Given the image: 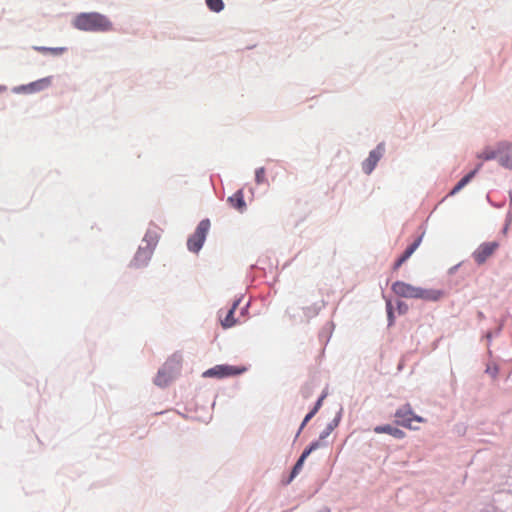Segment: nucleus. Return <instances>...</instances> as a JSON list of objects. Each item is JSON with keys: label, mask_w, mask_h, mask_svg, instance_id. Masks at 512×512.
Instances as JSON below:
<instances>
[{"label": "nucleus", "mask_w": 512, "mask_h": 512, "mask_svg": "<svg viewBox=\"0 0 512 512\" xmlns=\"http://www.w3.org/2000/svg\"><path fill=\"white\" fill-rule=\"evenodd\" d=\"M326 444L324 442H322L320 439L318 440H315L313 442L310 443V445L304 449V451L302 452V456H305V458L307 459V457L315 450L319 449L320 447H323L325 446Z\"/></svg>", "instance_id": "21"}, {"label": "nucleus", "mask_w": 512, "mask_h": 512, "mask_svg": "<svg viewBox=\"0 0 512 512\" xmlns=\"http://www.w3.org/2000/svg\"><path fill=\"white\" fill-rule=\"evenodd\" d=\"M493 336H494L493 332H487V334L485 335V337H486V339H487L488 343H490V342H491V340H492Z\"/></svg>", "instance_id": "34"}, {"label": "nucleus", "mask_w": 512, "mask_h": 512, "mask_svg": "<svg viewBox=\"0 0 512 512\" xmlns=\"http://www.w3.org/2000/svg\"><path fill=\"white\" fill-rule=\"evenodd\" d=\"M246 368L227 364L216 365L203 373V377L225 378L242 374Z\"/></svg>", "instance_id": "7"}, {"label": "nucleus", "mask_w": 512, "mask_h": 512, "mask_svg": "<svg viewBox=\"0 0 512 512\" xmlns=\"http://www.w3.org/2000/svg\"><path fill=\"white\" fill-rule=\"evenodd\" d=\"M237 320L234 318L233 309H229L226 317L221 321L224 328H231L236 324Z\"/></svg>", "instance_id": "23"}, {"label": "nucleus", "mask_w": 512, "mask_h": 512, "mask_svg": "<svg viewBox=\"0 0 512 512\" xmlns=\"http://www.w3.org/2000/svg\"><path fill=\"white\" fill-rule=\"evenodd\" d=\"M208 9L214 13H220L225 5L223 0H205Z\"/></svg>", "instance_id": "20"}, {"label": "nucleus", "mask_w": 512, "mask_h": 512, "mask_svg": "<svg viewBox=\"0 0 512 512\" xmlns=\"http://www.w3.org/2000/svg\"><path fill=\"white\" fill-rule=\"evenodd\" d=\"M487 258H476L479 265L483 264Z\"/></svg>", "instance_id": "36"}, {"label": "nucleus", "mask_w": 512, "mask_h": 512, "mask_svg": "<svg viewBox=\"0 0 512 512\" xmlns=\"http://www.w3.org/2000/svg\"><path fill=\"white\" fill-rule=\"evenodd\" d=\"M72 24L74 28L87 32H108L113 29V23L109 18L98 12L79 13Z\"/></svg>", "instance_id": "1"}, {"label": "nucleus", "mask_w": 512, "mask_h": 512, "mask_svg": "<svg viewBox=\"0 0 512 512\" xmlns=\"http://www.w3.org/2000/svg\"><path fill=\"white\" fill-rule=\"evenodd\" d=\"M252 268L262 270L264 275H271L275 277L278 272V259L277 258H258L255 264L251 265Z\"/></svg>", "instance_id": "9"}, {"label": "nucleus", "mask_w": 512, "mask_h": 512, "mask_svg": "<svg viewBox=\"0 0 512 512\" xmlns=\"http://www.w3.org/2000/svg\"><path fill=\"white\" fill-rule=\"evenodd\" d=\"M499 244L496 241L482 243L471 256H491L498 248Z\"/></svg>", "instance_id": "15"}, {"label": "nucleus", "mask_w": 512, "mask_h": 512, "mask_svg": "<svg viewBox=\"0 0 512 512\" xmlns=\"http://www.w3.org/2000/svg\"><path fill=\"white\" fill-rule=\"evenodd\" d=\"M210 225L208 218L202 219L198 223L195 232L189 236L187 248L191 253L197 254L201 250L209 232Z\"/></svg>", "instance_id": "4"}, {"label": "nucleus", "mask_w": 512, "mask_h": 512, "mask_svg": "<svg viewBox=\"0 0 512 512\" xmlns=\"http://www.w3.org/2000/svg\"><path fill=\"white\" fill-rule=\"evenodd\" d=\"M482 164H478L475 169L468 172L466 175H464L452 188V190L449 192L450 196H453L460 192L468 183L471 182V180L475 177L479 169L481 168Z\"/></svg>", "instance_id": "12"}, {"label": "nucleus", "mask_w": 512, "mask_h": 512, "mask_svg": "<svg viewBox=\"0 0 512 512\" xmlns=\"http://www.w3.org/2000/svg\"><path fill=\"white\" fill-rule=\"evenodd\" d=\"M241 299H237L233 302V305L230 309H233V312H235L236 308L238 307L239 303H240Z\"/></svg>", "instance_id": "33"}, {"label": "nucleus", "mask_w": 512, "mask_h": 512, "mask_svg": "<svg viewBox=\"0 0 512 512\" xmlns=\"http://www.w3.org/2000/svg\"><path fill=\"white\" fill-rule=\"evenodd\" d=\"M328 329L331 331L334 328V324L332 322L327 324Z\"/></svg>", "instance_id": "41"}, {"label": "nucleus", "mask_w": 512, "mask_h": 512, "mask_svg": "<svg viewBox=\"0 0 512 512\" xmlns=\"http://www.w3.org/2000/svg\"><path fill=\"white\" fill-rule=\"evenodd\" d=\"M483 512H494L493 510H486V511H483Z\"/></svg>", "instance_id": "42"}, {"label": "nucleus", "mask_w": 512, "mask_h": 512, "mask_svg": "<svg viewBox=\"0 0 512 512\" xmlns=\"http://www.w3.org/2000/svg\"><path fill=\"white\" fill-rule=\"evenodd\" d=\"M385 151V143L380 142L369 152L368 157L362 162V171L364 174L370 175L374 171L378 162L384 156Z\"/></svg>", "instance_id": "6"}, {"label": "nucleus", "mask_w": 512, "mask_h": 512, "mask_svg": "<svg viewBox=\"0 0 512 512\" xmlns=\"http://www.w3.org/2000/svg\"><path fill=\"white\" fill-rule=\"evenodd\" d=\"M12 91H13V93H16V94H21V93L28 94L27 84H23V85L15 86V87L12 89Z\"/></svg>", "instance_id": "29"}, {"label": "nucleus", "mask_w": 512, "mask_h": 512, "mask_svg": "<svg viewBox=\"0 0 512 512\" xmlns=\"http://www.w3.org/2000/svg\"><path fill=\"white\" fill-rule=\"evenodd\" d=\"M459 266H460V264H457V265H455V266L451 267V268L449 269V273H450V274H453V273L458 269V267H459Z\"/></svg>", "instance_id": "35"}, {"label": "nucleus", "mask_w": 512, "mask_h": 512, "mask_svg": "<svg viewBox=\"0 0 512 512\" xmlns=\"http://www.w3.org/2000/svg\"><path fill=\"white\" fill-rule=\"evenodd\" d=\"M227 202L240 213H243L247 209L242 189L237 190L233 195L229 196Z\"/></svg>", "instance_id": "11"}, {"label": "nucleus", "mask_w": 512, "mask_h": 512, "mask_svg": "<svg viewBox=\"0 0 512 512\" xmlns=\"http://www.w3.org/2000/svg\"><path fill=\"white\" fill-rule=\"evenodd\" d=\"M396 305L400 315L405 314L408 311V305L405 302L398 300Z\"/></svg>", "instance_id": "28"}, {"label": "nucleus", "mask_w": 512, "mask_h": 512, "mask_svg": "<svg viewBox=\"0 0 512 512\" xmlns=\"http://www.w3.org/2000/svg\"><path fill=\"white\" fill-rule=\"evenodd\" d=\"M374 432L377 434H389L395 439H403L405 437V433L403 430L390 424L378 425L374 427Z\"/></svg>", "instance_id": "13"}, {"label": "nucleus", "mask_w": 512, "mask_h": 512, "mask_svg": "<svg viewBox=\"0 0 512 512\" xmlns=\"http://www.w3.org/2000/svg\"><path fill=\"white\" fill-rule=\"evenodd\" d=\"M325 397H326V394H325V393H323V394L318 398V400L316 401V403H315V405H314V406L316 407V409H320V407L322 406V402H323V400H324V398H325Z\"/></svg>", "instance_id": "32"}, {"label": "nucleus", "mask_w": 512, "mask_h": 512, "mask_svg": "<svg viewBox=\"0 0 512 512\" xmlns=\"http://www.w3.org/2000/svg\"><path fill=\"white\" fill-rule=\"evenodd\" d=\"M180 367L181 357L174 354L158 370L154 379V384L161 388L168 386L169 383L172 382L176 375L179 373Z\"/></svg>", "instance_id": "3"}, {"label": "nucleus", "mask_w": 512, "mask_h": 512, "mask_svg": "<svg viewBox=\"0 0 512 512\" xmlns=\"http://www.w3.org/2000/svg\"><path fill=\"white\" fill-rule=\"evenodd\" d=\"M149 259L150 258H133L129 263V267L135 269L147 267Z\"/></svg>", "instance_id": "24"}, {"label": "nucleus", "mask_w": 512, "mask_h": 512, "mask_svg": "<svg viewBox=\"0 0 512 512\" xmlns=\"http://www.w3.org/2000/svg\"><path fill=\"white\" fill-rule=\"evenodd\" d=\"M319 512H331V509L329 507H323L319 510Z\"/></svg>", "instance_id": "38"}, {"label": "nucleus", "mask_w": 512, "mask_h": 512, "mask_svg": "<svg viewBox=\"0 0 512 512\" xmlns=\"http://www.w3.org/2000/svg\"><path fill=\"white\" fill-rule=\"evenodd\" d=\"M422 240V236L417 237L412 243H410L405 250L400 254V256H412L417 247L420 245Z\"/></svg>", "instance_id": "22"}, {"label": "nucleus", "mask_w": 512, "mask_h": 512, "mask_svg": "<svg viewBox=\"0 0 512 512\" xmlns=\"http://www.w3.org/2000/svg\"><path fill=\"white\" fill-rule=\"evenodd\" d=\"M255 182L257 184H263L266 182V177H265V168L264 167H259L256 169L255 171Z\"/></svg>", "instance_id": "25"}, {"label": "nucleus", "mask_w": 512, "mask_h": 512, "mask_svg": "<svg viewBox=\"0 0 512 512\" xmlns=\"http://www.w3.org/2000/svg\"><path fill=\"white\" fill-rule=\"evenodd\" d=\"M386 310H387V318H388V326H392L394 324V312L391 301L386 302Z\"/></svg>", "instance_id": "26"}, {"label": "nucleus", "mask_w": 512, "mask_h": 512, "mask_svg": "<svg viewBox=\"0 0 512 512\" xmlns=\"http://www.w3.org/2000/svg\"><path fill=\"white\" fill-rule=\"evenodd\" d=\"M342 418V408L338 411L336 416L327 424V426L324 428V430L320 433L319 439L323 442L331 433L332 431L339 425Z\"/></svg>", "instance_id": "16"}, {"label": "nucleus", "mask_w": 512, "mask_h": 512, "mask_svg": "<svg viewBox=\"0 0 512 512\" xmlns=\"http://www.w3.org/2000/svg\"><path fill=\"white\" fill-rule=\"evenodd\" d=\"M305 460H306L305 456L300 455V457L298 458V460L296 461L295 465L292 468V471L287 480V483H290L296 477V475L301 471Z\"/></svg>", "instance_id": "19"}, {"label": "nucleus", "mask_w": 512, "mask_h": 512, "mask_svg": "<svg viewBox=\"0 0 512 512\" xmlns=\"http://www.w3.org/2000/svg\"><path fill=\"white\" fill-rule=\"evenodd\" d=\"M396 423L409 429H415L412 425L413 421L421 422L423 419L417 416L411 409L409 404L398 408L395 412Z\"/></svg>", "instance_id": "8"}, {"label": "nucleus", "mask_w": 512, "mask_h": 512, "mask_svg": "<svg viewBox=\"0 0 512 512\" xmlns=\"http://www.w3.org/2000/svg\"><path fill=\"white\" fill-rule=\"evenodd\" d=\"M500 156V142L497 144L496 149L486 148L483 152L478 155V158L485 161L497 159L499 161Z\"/></svg>", "instance_id": "17"}, {"label": "nucleus", "mask_w": 512, "mask_h": 512, "mask_svg": "<svg viewBox=\"0 0 512 512\" xmlns=\"http://www.w3.org/2000/svg\"><path fill=\"white\" fill-rule=\"evenodd\" d=\"M52 83V76L44 77L27 84L28 94L37 93L47 89Z\"/></svg>", "instance_id": "14"}, {"label": "nucleus", "mask_w": 512, "mask_h": 512, "mask_svg": "<svg viewBox=\"0 0 512 512\" xmlns=\"http://www.w3.org/2000/svg\"><path fill=\"white\" fill-rule=\"evenodd\" d=\"M391 288L396 295L403 298L437 301L442 296V292L440 290L423 289L421 287L412 286L411 284L403 281H396L392 284Z\"/></svg>", "instance_id": "2"}, {"label": "nucleus", "mask_w": 512, "mask_h": 512, "mask_svg": "<svg viewBox=\"0 0 512 512\" xmlns=\"http://www.w3.org/2000/svg\"><path fill=\"white\" fill-rule=\"evenodd\" d=\"M318 410L319 409H316V407L314 406L309 413L314 416L318 412Z\"/></svg>", "instance_id": "37"}, {"label": "nucleus", "mask_w": 512, "mask_h": 512, "mask_svg": "<svg viewBox=\"0 0 512 512\" xmlns=\"http://www.w3.org/2000/svg\"><path fill=\"white\" fill-rule=\"evenodd\" d=\"M498 371H499V369H498L497 366H494L492 368L491 367H487V369H486V373H489L494 378L497 376Z\"/></svg>", "instance_id": "31"}, {"label": "nucleus", "mask_w": 512, "mask_h": 512, "mask_svg": "<svg viewBox=\"0 0 512 512\" xmlns=\"http://www.w3.org/2000/svg\"><path fill=\"white\" fill-rule=\"evenodd\" d=\"M501 329H502V325H500L496 330L495 332L493 333L494 335H498L500 332H501Z\"/></svg>", "instance_id": "39"}, {"label": "nucleus", "mask_w": 512, "mask_h": 512, "mask_svg": "<svg viewBox=\"0 0 512 512\" xmlns=\"http://www.w3.org/2000/svg\"><path fill=\"white\" fill-rule=\"evenodd\" d=\"M34 50L41 53H51L55 56H59L63 54L67 48L66 47H45V46H35Z\"/></svg>", "instance_id": "18"}, {"label": "nucleus", "mask_w": 512, "mask_h": 512, "mask_svg": "<svg viewBox=\"0 0 512 512\" xmlns=\"http://www.w3.org/2000/svg\"><path fill=\"white\" fill-rule=\"evenodd\" d=\"M502 167L512 170V143L507 141L500 142L499 162Z\"/></svg>", "instance_id": "10"}, {"label": "nucleus", "mask_w": 512, "mask_h": 512, "mask_svg": "<svg viewBox=\"0 0 512 512\" xmlns=\"http://www.w3.org/2000/svg\"><path fill=\"white\" fill-rule=\"evenodd\" d=\"M7 87L5 85H0V93L5 92Z\"/></svg>", "instance_id": "40"}, {"label": "nucleus", "mask_w": 512, "mask_h": 512, "mask_svg": "<svg viewBox=\"0 0 512 512\" xmlns=\"http://www.w3.org/2000/svg\"><path fill=\"white\" fill-rule=\"evenodd\" d=\"M407 259L408 258H397L396 262L393 265V270H398Z\"/></svg>", "instance_id": "30"}, {"label": "nucleus", "mask_w": 512, "mask_h": 512, "mask_svg": "<svg viewBox=\"0 0 512 512\" xmlns=\"http://www.w3.org/2000/svg\"><path fill=\"white\" fill-rule=\"evenodd\" d=\"M312 417H313V415H311L310 413L306 414V416L304 417V419H303V421H302V423H301V425H300V427H299V429H298V431L296 433L295 438H297L300 435L301 431L303 430L305 425L312 419Z\"/></svg>", "instance_id": "27"}, {"label": "nucleus", "mask_w": 512, "mask_h": 512, "mask_svg": "<svg viewBox=\"0 0 512 512\" xmlns=\"http://www.w3.org/2000/svg\"><path fill=\"white\" fill-rule=\"evenodd\" d=\"M159 230L158 226L149 225L135 256H151L153 254L160 238Z\"/></svg>", "instance_id": "5"}]
</instances>
